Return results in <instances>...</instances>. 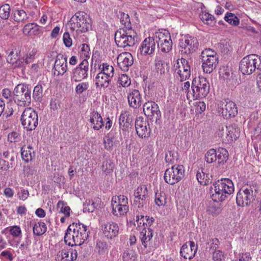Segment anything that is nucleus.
<instances>
[{"label":"nucleus","instance_id":"nucleus-58","mask_svg":"<svg viewBox=\"0 0 261 261\" xmlns=\"http://www.w3.org/2000/svg\"><path fill=\"white\" fill-rule=\"evenodd\" d=\"M88 88V83H81L79 84L76 88L75 91L77 94H81L84 91L87 90Z\"/></svg>","mask_w":261,"mask_h":261},{"label":"nucleus","instance_id":"nucleus-28","mask_svg":"<svg viewBox=\"0 0 261 261\" xmlns=\"http://www.w3.org/2000/svg\"><path fill=\"white\" fill-rule=\"evenodd\" d=\"M115 165L113 161L110 159H107L102 162L101 169L106 175L112 174L114 171Z\"/></svg>","mask_w":261,"mask_h":261},{"label":"nucleus","instance_id":"nucleus-48","mask_svg":"<svg viewBox=\"0 0 261 261\" xmlns=\"http://www.w3.org/2000/svg\"><path fill=\"white\" fill-rule=\"evenodd\" d=\"M147 203L146 199L135 198L134 200V205L137 206V209L140 212H144V205Z\"/></svg>","mask_w":261,"mask_h":261},{"label":"nucleus","instance_id":"nucleus-21","mask_svg":"<svg viewBox=\"0 0 261 261\" xmlns=\"http://www.w3.org/2000/svg\"><path fill=\"white\" fill-rule=\"evenodd\" d=\"M67 57H64L62 55H58L55 61L54 67L55 69L54 74L57 75H63L67 71Z\"/></svg>","mask_w":261,"mask_h":261},{"label":"nucleus","instance_id":"nucleus-7","mask_svg":"<svg viewBox=\"0 0 261 261\" xmlns=\"http://www.w3.org/2000/svg\"><path fill=\"white\" fill-rule=\"evenodd\" d=\"M90 19L83 11L76 12L69 20L71 29L81 33L88 31L91 28Z\"/></svg>","mask_w":261,"mask_h":261},{"label":"nucleus","instance_id":"nucleus-1","mask_svg":"<svg viewBox=\"0 0 261 261\" xmlns=\"http://www.w3.org/2000/svg\"><path fill=\"white\" fill-rule=\"evenodd\" d=\"M215 193L212 195V199L216 202L223 201L228 195L234 191V186L232 181L229 178H222L213 184Z\"/></svg>","mask_w":261,"mask_h":261},{"label":"nucleus","instance_id":"nucleus-24","mask_svg":"<svg viewBox=\"0 0 261 261\" xmlns=\"http://www.w3.org/2000/svg\"><path fill=\"white\" fill-rule=\"evenodd\" d=\"M182 63V69H178L177 73L180 77V81H185L189 79L190 76V66L188 64V61L184 58L181 59Z\"/></svg>","mask_w":261,"mask_h":261},{"label":"nucleus","instance_id":"nucleus-30","mask_svg":"<svg viewBox=\"0 0 261 261\" xmlns=\"http://www.w3.org/2000/svg\"><path fill=\"white\" fill-rule=\"evenodd\" d=\"M47 230V227L44 222L40 221L38 222H35L33 227V231L34 235L41 236L46 232Z\"/></svg>","mask_w":261,"mask_h":261},{"label":"nucleus","instance_id":"nucleus-63","mask_svg":"<svg viewBox=\"0 0 261 261\" xmlns=\"http://www.w3.org/2000/svg\"><path fill=\"white\" fill-rule=\"evenodd\" d=\"M11 165L12 163H9L8 161L0 158V169L6 171L10 168Z\"/></svg>","mask_w":261,"mask_h":261},{"label":"nucleus","instance_id":"nucleus-49","mask_svg":"<svg viewBox=\"0 0 261 261\" xmlns=\"http://www.w3.org/2000/svg\"><path fill=\"white\" fill-rule=\"evenodd\" d=\"M219 241L217 238H211L207 243L206 249H209V251H214L219 247Z\"/></svg>","mask_w":261,"mask_h":261},{"label":"nucleus","instance_id":"nucleus-29","mask_svg":"<svg viewBox=\"0 0 261 261\" xmlns=\"http://www.w3.org/2000/svg\"><path fill=\"white\" fill-rule=\"evenodd\" d=\"M112 206L113 208L112 213L115 216L124 215L126 214L129 210L128 207H121L117 206L116 202V197H115V199H114V198H112Z\"/></svg>","mask_w":261,"mask_h":261},{"label":"nucleus","instance_id":"nucleus-33","mask_svg":"<svg viewBox=\"0 0 261 261\" xmlns=\"http://www.w3.org/2000/svg\"><path fill=\"white\" fill-rule=\"evenodd\" d=\"M88 76V72L85 70L79 69V68H75L73 71V75L72 78L75 82H80L82 80L87 78Z\"/></svg>","mask_w":261,"mask_h":261},{"label":"nucleus","instance_id":"nucleus-18","mask_svg":"<svg viewBox=\"0 0 261 261\" xmlns=\"http://www.w3.org/2000/svg\"><path fill=\"white\" fill-rule=\"evenodd\" d=\"M255 199L244 188L241 189L237 193L236 202L239 206H248Z\"/></svg>","mask_w":261,"mask_h":261},{"label":"nucleus","instance_id":"nucleus-10","mask_svg":"<svg viewBox=\"0 0 261 261\" xmlns=\"http://www.w3.org/2000/svg\"><path fill=\"white\" fill-rule=\"evenodd\" d=\"M199 43L196 37L186 36L184 39L179 40L178 46L181 55H189L198 49Z\"/></svg>","mask_w":261,"mask_h":261},{"label":"nucleus","instance_id":"nucleus-32","mask_svg":"<svg viewBox=\"0 0 261 261\" xmlns=\"http://www.w3.org/2000/svg\"><path fill=\"white\" fill-rule=\"evenodd\" d=\"M119 124L120 126L128 128L131 125L132 119L126 112L121 113L119 117Z\"/></svg>","mask_w":261,"mask_h":261},{"label":"nucleus","instance_id":"nucleus-50","mask_svg":"<svg viewBox=\"0 0 261 261\" xmlns=\"http://www.w3.org/2000/svg\"><path fill=\"white\" fill-rule=\"evenodd\" d=\"M94 118H95V121H96V124L93 126V128L94 130H99L104 126L103 121L101 115L97 112H96L95 116H94Z\"/></svg>","mask_w":261,"mask_h":261},{"label":"nucleus","instance_id":"nucleus-13","mask_svg":"<svg viewBox=\"0 0 261 261\" xmlns=\"http://www.w3.org/2000/svg\"><path fill=\"white\" fill-rule=\"evenodd\" d=\"M155 38L158 43V47L163 53H168L172 46V41L171 38L170 34L168 31H165L164 33L160 32L156 34Z\"/></svg>","mask_w":261,"mask_h":261},{"label":"nucleus","instance_id":"nucleus-26","mask_svg":"<svg viewBox=\"0 0 261 261\" xmlns=\"http://www.w3.org/2000/svg\"><path fill=\"white\" fill-rule=\"evenodd\" d=\"M152 229L148 228L147 229L144 227L140 232V238L142 244L145 248H147L148 243L151 240L153 237Z\"/></svg>","mask_w":261,"mask_h":261},{"label":"nucleus","instance_id":"nucleus-44","mask_svg":"<svg viewBox=\"0 0 261 261\" xmlns=\"http://www.w3.org/2000/svg\"><path fill=\"white\" fill-rule=\"evenodd\" d=\"M99 69L101 71L99 72L103 73V74L108 75H112V77L114 76V69L112 66L108 65L107 63H103L102 65H100L99 67Z\"/></svg>","mask_w":261,"mask_h":261},{"label":"nucleus","instance_id":"nucleus-51","mask_svg":"<svg viewBox=\"0 0 261 261\" xmlns=\"http://www.w3.org/2000/svg\"><path fill=\"white\" fill-rule=\"evenodd\" d=\"M95 205H96V203L94 201H90V200H88V201L87 200L84 204L83 212L84 213L93 212L96 207Z\"/></svg>","mask_w":261,"mask_h":261},{"label":"nucleus","instance_id":"nucleus-12","mask_svg":"<svg viewBox=\"0 0 261 261\" xmlns=\"http://www.w3.org/2000/svg\"><path fill=\"white\" fill-rule=\"evenodd\" d=\"M223 116L227 119L234 117L238 114V108L236 104L229 99H224L218 104Z\"/></svg>","mask_w":261,"mask_h":261},{"label":"nucleus","instance_id":"nucleus-11","mask_svg":"<svg viewBox=\"0 0 261 261\" xmlns=\"http://www.w3.org/2000/svg\"><path fill=\"white\" fill-rule=\"evenodd\" d=\"M143 111L147 118L156 123L160 120L161 113L157 103L152 101L145 102L143 105Z\"/></svg>","mask_w":261,"mask_h":261},{"label":"nucleus","instance_id":"nucleus-45","mask_svg":"<svg viewBox=\"0 0 261 261\" xmlns=\"http://www.w3.org/2000/svg\"><path fill=\"white\" fill-rule=\"evenodd\" d=\"M10 7L8 4H5L0 7V17L3 19H7L10 16Z\"/></svg>","mask_w":261,"mask_h":261},{"label":"nucleus","instance_id":"nucleus-8","mask_svg":"<svg viewBox=\"0 0 261 261\" xmlns=\"http://www.w3.org/2000/svg\"><path fill=\"white\" fill-rule=\"evenodd\" d=\"M20 120L27 130H34L38 123V114L32 108H25L21 116Z\"/></svg>","mask_w":261,"mask_h":261},{"label":"nucleus","instance_id":"nucleus-35","mask_svg":"<svg viewBox=\"0 0 261 261\" xmlns=\"http://www.w3.org/2000/svg\"><path fill=\"white\" fill-rule=\"evenodd\" d=\"M135 198L146 199L148 196V190L145 185L139 186L134 192Z\"/></svg>","mask_w":261,"mask_h":261},{"label":"nucleus","instance_id":"nucleus-20","mask_svg":"<svg viewBox=\"0 0 261 261\" xmlns=\"http://www.w3.org/2000/svg\"><path fill=\"white\" fill-rule=\"evenodd\" d=\"M102 230L105 236L108 239H111L118 236L119 229L117 223L109 222L104 224Z\"/></svg>","mask_w":261,"mask_h":261},{"label":"nucleus","instance_id":"nucleus-14","mask_svg":"<svg viewBox=\"0 0 261 261\" xmlns=\"http://www.w3.org/2000/svg\"><path fill=\"white\" fill-rule=\"evenodd\" d=\"M156 43L155 36L154 38L149 37L145 38L139 47V53L142 56H151L155 50Z\"/></svg>","mask_w":261,"mask_h":261},{"label":"nucleus","instance_id":"nucleus-4","mask_svg":"<svg viewBox=\"0 0 261 261\" xmlns=\"http://www.w3.org/2000/svg\"><path fill=\"white\" fill-rule=\"evenodd\" d=\"M137 39V33L132 29L120 28L115 34V41L119 47L133 46Z\"/></svg>","mask_w":261,"mask_h":261},{"label":"nucleus","instance_id":"nucleus-41","mask_svg":"<svg viewBox=\"0 0 261 261\" xmlns=\"http://www.w3.org/2000/svg\"><path fill=\"white\" fill-rule=\"evenodd\" d=\"M120 20L122 24L124 25L123 28L125 29H132L130 19L129 15L124 12H121Z\"/></svg>","mask_w":261,"mask_h":261},{"label":"nucleus","instance_id":"nucleus-36","mask_svg":"<svg viewBox=\"0 0 261 261\" xmlns=\"http://www.w3.org/2000/svg\"><path fill=\"white\" fill-rule=\"evenodd\" d=\"M95 249L99 255H104L108 252V245L106 241L98 240Z\"/></svg>","mask_w":261,"mask_h":261},{"label":"nucleus","instance_id":"nucleus-25","mask_svg":"<svg viewBox=\"0 0 261 261\" xmlns=\"http://www.w3.org/2000/svg\"><path fill=\"white\" fill-rule=\"evenodd\" d=\"M196 177L201 185H207L212 183V175L204 172V169L202 168H200L197 170Z\"/></svg>","mask_w":261,"mask_h":261},{"label":"nucleus","instance_id":"nucleus-19","mask_svg":"<svg viewBox=\"0 0 261 261\" xmlns=\"http://www.w3.org/2000/svg\"><path fill=\"white\" fill-rule=\"evenodd\" d=\"M112 79V74L111 75L99 72L95 80L96 88L103 89V90L108 88L109 86L111 85Z\"/></svg>","mask_w":261,"mask_h":261},{"label":"nucleus","instance_id":"nucleus-60","mask_svg":"<svg viewBox=\"0 0 261 261\" xmlns=\"http://www.w3.org/2000/svg\"><path fill=\"white\" fill-rule=\"evenodd\" d=\"M213 258L214 261H222L224 258V253L219 250L213 251Z\"/></svg>","mask_w":261,"mask_h":261},{"label":"nucleus","instance_id":"nucleus-27","mask_svg":"<svg viewBox=\"0 0 261 261\" xmlns=\"http://www.w3.org/2000/svg\"><path fill=\"white\" fill-rule=\"evenodd\" d=\"M21 155L23 161L29 162L35 156V152L31 146H23L21 148Z\"/></svg>","mask_w":261,"mask_h":261},{"label":"nucleus","instance_id":"nucleus-15","mask_svg":"<svg viewBox=\"0 0 261 261\" xmlns=\"http://www.w3.org/2000/svg\"><path fill=\"white\" fill-rule=\"evenodd\" d=\"M135 128L137 134L140 138H145L150 136L151 129L149 126V123L142 117H138L136 120Z\"/></svg>","mask_w":261,"mask_h":261},{"label":"nucleus","instance_id":"nucleus-9","mask_svg":"<svg viewBox=\"0 0 261 261\" xmlns=\"http://www.w3.org/2000/svg\"><path fill=\"white\" fill-rule=\"evenodd\" d=\"M184 167L182 165H174L166 170L164 179L166 183L174 185L184 177Z\"/></svg>","mask_w":261,"mask_h":261},{"label":"nucleus","instance_id":"nucleus-40","mask_svg":"<svg viewBox=\"0 0 261 261\" xmlns=\"http://www.w3.org/2000/svg\"><path fill=\"white\" fill-rule=\"evenodd\" d=\"M217 160L219 164H224L228 159V153L224 148H220L218 151Z\"/></svg>","mask_w":261,"mask_h":261},{"label":"nucleus","instance_id":"nucleus-59","mask_svg":"<svg viewBox=\"0 0 261 261\" xmlns=\"http://www.w3.org/2000/svg\"><path fill=\"white\" fill-rule=\"evenodd\" d=\"M63 41L65 45L67 47H70L72 44V39L68 32H65L63 34Z\"/></svg>","mask_w":261,"mask_h":261},{"label":"nucleus","instance_id":"nucleus-34","mask_svg":"<svg viewBox=\"0 0 261 261\" xmlns=\"http://www.w3.org/2000/svg\"><path fill=\"white\" fill-rule=\"evenodd\" d=\"M200 18L204 23L208 25L213 26L215 24L216 22L215 17L206 12H202L201 14H200Z\"/></svg>","mask_w":261,"mask_h":261},{"label":"nucleus","instance_id":"nucleus-39","mask_svg":"<svg viewBox=\"0 0 261 261\" xmlns=\"http://www.w3.org/2000/svg\"><path fill=\"white\" fill-rule=\"evenodd\" d=\"M32 97L36 101H40L42 100L43 97V87L41 85L38 84L34 87Z\"/></svg>","mask_w":261,"mask_h":261},{"label":"nucleus","instance_id":"nucleus-6","mask_svg":"<svg viewBox=\"0 0 261 261\" xmlns=\"http://www.w3.org/2000/svg\"><path fill=\"white\" fill-rule=\"evenodd\" d=\"M239 69L244 74L250 75L255 69L261 70V57L251 54L243 58L240 62Z\"/></svg>","mask_w":261,"mask_h":261},{"label":"nucleus","instance_id":"nucleus-56","mask_svg":"<svg viewBox=\"0 0 261 261\" xmlns=\"http://www.w3.org/2000/svg\"><path fill=\"white\" fill-rule=\"evenodd\" d=\"M118 82L123 87H127L130 84V81L128 76L125 74H122L118 80Z\"/></svg>","mask_w":261,"mask_h":261},{"label":"nucleus","instance_id":"nucleus-43","mask_svg":"<svg viewBox=\"0 0 261 261\" xmlns=\"http://www.w3.org/2000/svg\"><path fill=\"white\" fill-rule=\"evenodd\" d=\"M224 19L229 24L234 26H237L240 23L239 19L232 13H227L225 16Z\"/></svg>","mask_w":261,"mask_h":261},{"label":"nucleus","instance_id":"nucleus-47","mask_svg":"<svg viewBox=\"0 0 261 261\" xmlns=\"http://www.w3.org/2000/svg\"><path fill=\"white\" fill-rule=\"evenodd\" d=\"M136 258L137 254L132 250L125 251L122 256L123 261H135Z\"/></svg>","mask_w":261,"mask_h":261},{"label":"nucleus","instance_id":"nucleus-22","mask_svg":"<svg viewBox=\"0 0 261 261\" xmlns=\"http://www.w3.org/2000/svg\"><path fill=\"white\" fill-rule=\"evenodd\" d=\"M127 99L129 106L134 109L138 108L141 105L142 97L138 90H132L127 96Z\"/></svg>","mask_w":261,"mask_h":261},{"label":"nucleus","instance_id":"nucleus-17","mask_svg":"<svg viewBox=\"0 0 261 261\" xmlns=\"http://www.w3.org/2000/svg\"><path fill=\"white\" fill-rule=\"evenodd\" d=\"M133 57L129 53H122L117 57L118 65L123 71H127L129 67L133 65Z\"/></svg>","mask_w":261,"mask_h":261},{"label":"nucleus","instance_id":"nucleus-3","mask_svg":"<svg viewBox=\"0 0 261 261\" xmlns=\"http://www.w3.org/2000/svg\"><path fill=\"white\" fill-rule=\"evenodd\" d=\"M210 84L207 80L203 77H195L192 82L191 88L192 92L190 91L187 92L188 99L192 96L195 99H201L205 97L210 92Z\"/></svg>","mask_w":261,"mask_h":261},{"label":"nucleus","instance_id":"nucleus-64","mask_svg":"<svg viewBox=\"0 0 261 261\" xmlns=\"http://www.w3.org/2000/svg\"><path fill=\"white\" fill-rule=\"evenodd\" d=\"M10 232L12 236L14 237H18L20 234L21 231L19 226H13L11 228Z\"/></svg>","mask_w":261,"mask_h":261},{"label":"nucleus","instance_id":"nucleus-57","mask_svg":"<svg viewBox=\"0 0 261 261\" xmlns=\"http://www.w3.org/2000/svg\"><path fill=\"white\" fill-rule=\"evenodd\" d=\"M58 207H60V212H61L65 215L66 216H69L70 215V207L68 206H64L62 201H59L58 203Z\"/></svg>","mask_w":261,"mask_h":261},{"label":"nucleus","instance_id":"nucleus-23","mask_svg":"<svg viewBox=\"0 0 261 261\" xmlns=\"http://www.w3.org/2000/svg\"><path fill=\"white\" fill-rule=\"evenodd\" d=\"M202 60V68L203 71L206 73H211L215 69L218 63V57L201 58Z\"/></svg>","mask_w":261,"mask_h":261},{"label":"nucleus","instance_id":"nucleus-2","mask_svg":"<svg viewBox=\"0 0 261 261\" xmlns=\"http://www.w3.org/2000/svg\"><path fill=\"white\" fill-rule=\"evenodd\" d=\"M70 231H72V242L74 245L77 246H81L87 240L90 232L87 229V226L80 223H73L68 226L66 230L64 238V242H67V239H66L68 238L67 237H70L68 235Z\"/></svg>","mask_w":261,"mask_h":261},{"label":"nucleus","instance_id":"nucleus-55","mask_svg":"<svg viewBox=\"0 0 261 261\" xmlns=\"http://www.w3.org/2000/svg\"><path fill=\"white\" fill-rule=\"evenodd\" d=\"M165 196L162 195L161 193H155V202L158 206H162L164 205L165 202Z\"/></svg>","mask_w":261,"mask_h":261},{"label":"nucleus","instance_id":"nucleus-42","mask_svg":"<svg viewBox=\"0 0 261 261\" xmlns=\"http://www.w3.org/2000/svg\"><path fill=\"white\" fill-rule=\"evenodd\" d=\"M217 153L215 149H211L205 155V160L207 163H212L217 160Z\"/></svg>","mask_w":261,"mask_h":261},{"label":"nucleus","instance_id":"nucleus-53","mask_svg":"<svg viewBox=\"0 0 261 261\" xmlns=\"http://www.w3.org/2000/svg\"><path fill=\"white\" fill-rule=\"evenodd\" d=\"M226 135L229 138V139L232 140L236 139L238 137L235 134L236 133V129L232 126H229L228 127H226Z\"/></svg>","mask_w":261,"mask_h":261},{"label":"nucleus","instance_id":"nucleus-62","mask_svg":"<svg viewBox=\"0 0 261 261\" xmlns=\"http://www.w3.org/2000/svg\"><path fill=\"white\" fill-rule=\"evenodd\" d=\"M115 141H114L113 140H112V138L111 137V139L110 138H107L106 137V139H104L103 140V144L105 145V147L106 149L108 150H110L112 149V147L113 146Z\"/></svg>","mask_w":261,"mask_h":261},{"label":"nucleus","instance_id":"nucleus-61","mask_svg":"<svg viewBox=\"0 0 261 261\" xmlns=\"http://www.w3.org/2000/svg\"><path fill=\"white\" fill-rule=\"evenodd\" d=\"M0 257L4 259H8L12 261L13 259V255L10 250H5L2 251L0 254Z\"/></svg>","mask_w":261,"mask_h":261},{"label":"nucleus","instance_id":"nucleus-16","mask_svg":"<svg viewBox=\"0 0 261 261\" xmlns=\"http://www.w3.org/2000/svg\"><path fill=\"white\" fill-rule=\"evenodd\" d=\"M198 247L193 241L185 243L181 247L180 255L185 259H191L194 257Z\"/></svg>","mask_w":261,"mask_h":261},{"label":"nucleus","instance_id":"nucleus-5","mask_svg":"<svg viewBox=\"0 0 261 261\" xmlns=\"http://www.w3.org/2000/svg\"><path fill=\"white\" fill-rule=\"evenodd\" d=\"M31 89L25 84H19L14 88L13 99L19 106H29L31 103Z\"/></svg>","mask_w":261,"mask_h":261},{"label":"nucleus","instance_id":"nucleus-38","mask_svg":"<svg viewBox=\"0 0 261 261\" xmlns=\"http://www.w3.org/2000/svg\"><path fill=\"white\" fill-rule=\"evenodd\" d=\"M178 159V153L176 151L169 150L165 155V160L169 164H174Z\"/></svg>","mask_w":261,"mask_h":261},{"label":"nucleus","instance_id":"nucleus-54","mask_svg":"<svg viewBox=\"0 0 261 261\" xmlns=\"http://www.w3.org/2000/svg\"><path fill=\"white\" fill-rule=\"evenodd\" d=\"M201 58H208L211 57H218L217 53L211 49H205L203 50L200 55Z\"/></svg>","mask_w":261,"mask_h":261},{"label":"nucleus","instance_id":"nucleus-46","mask_svg":"<svg viewBox=\"0 0 261 261\" xmlns=\"http://www.w3.org/2000/svg\"><path fill=\"white\" fill-rule=\"evenodd\" d=\"M13 18L15 21H22L27 19V14L23 10H17L14 12Z\"/></svg>","mask_w":261,"mask_h":261},{"label":"nucleus","instance_id":"nucleus-52","mask_svg":"<svg viewBox=\"0 0 261 261\" xmlns=\"http://www.w3.org/2000/svg\"><path fill=\"white\" fill-rule=\"evenodd\" d=\"M136 222L138 225V227H140V224L142 223L143 225L145 226V216L144 215V213L143 212H140L139 210H136Z\"/></svg>","mask_w":261,"mask_h":261},{"label":"nucleus","instance_id":"nucleus-37","mask_svg":"<svg viewBox=\"0 0 261 261\" xmlns=\"http://www.w3.org/2000/svg\"><path fill=\"white\" fill-rule=\"evenodd\" d=\"M248 192H250V195L255 199L257 193H258L260 190V186L256 182L252 183L250 185H247L246 187H243Z\"/></svg>","mask_w":261,"mask_h":261},{"label":"nucleus","instance_id":"nucleus-31","mask_svg":"<svg viewBox=\"0 0 261 261\" xmlns=\"http://www.w3.org/2000/svg\"><path fill=\"white\" fill-rule=\"evenodd\" d=\"M167 64L164 62L160 56H156L155 59V66L156 71L161 74H164L167 70Z\"/></svg>","mask_w":261,"mask_h":261}]
</instances>
